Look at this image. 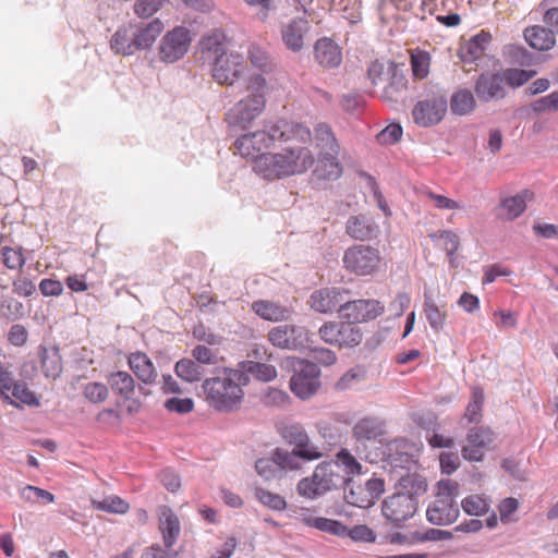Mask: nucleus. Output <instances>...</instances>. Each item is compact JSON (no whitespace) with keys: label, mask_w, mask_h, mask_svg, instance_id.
I'll use <instances>...</instances> for the list:
<instances>
[{"label":"nucleus","mask_w":558,"mask_h":558,"mask_svg":"<svg viewBox=\"0 0 558 558\" xmlns=\"http://www.w3.org/2000/svg\"><path fill=\"white\" fill-rule=\"evenodd\" d=\"M310 140L311 132L303 124L278 120L265 123L262 130L243 134L234 142V148L242 157L255 160L262 150L269 149L277 143H307Z\"/></svg>","instance_id":"obj_1"},{"label":"nucleus","mask_w":558,"mask_h":558,"mask_svg":"<svg viewBox=\"0 0 558 558\" xmlns=\"http://www.w3.org/2000/svg\"><path fill=\"white\" fill-rule=\"evenodd\" d=\"M275 154H260L255 158L254 172L266 180H277L307 171L313 163L312 151L305 143L288 142Z\"/></svg>","instance_id":"obj_2"},{"label":"nucleus","mask_w":558,"mask_h":558,"mask_svg":"<svg viewBox=\"0 0 558 558\" xmlns=\"http://www.w3.org/2000/svg\"><path fill=\"white\" fill-rule=\"evenodd\" d=\"M250 377L238 368L223 367L216 377L206 378L202 388L206 401L220 412L235 410L244 397L243 386L248 385Z\"/></svg>","instance_id":"obj_3"},{"label":"nucleus","mask_w":558,"mask_h":558,"mask_svg":"<svg viewBox=\"0 0 558 558\" xmlns=\"http://www.w3.org/2000/svg\"><path fill=\"white\" fill-rule=\"evenodd\" d=\"M267 83L263 75H251L246 85L247 96L236 102L227 113L229 126L246 129L265 108Z\"/></svg>","instance_id":"obj_4"},{"label":"nucleus","mask_w":558,"mask_h":558,"mask_svg":"<svg viewBox=\"0 0 558 558\" xmlns=\"http://www.w3.org/2000/svg\"><path fill=\"white\" fill-rule=\"evenodd\" d=\"M379 251L369 245H353L345 250L342 262L344 268L356 276H368L378 270Z\"/></svg>","instance_id":"obj_5"},{"label":"nucleus","mask_w":558,"mask_h":558,"mask_svg":"<svg viewBox=\"0 0 558 558\" xmlns=\"http://www.w3.org/2000/svg\"><path fill=\"white\" fill-rule=\"evenodd\" d=\"M345 481L344 499L349 505L359 508H369L385 492V482L380 477L373 476L364 485L356 484L352 477H347Z\"/></svg>","instance_id":"obj_6"},{"label":"nucleus","mask_w":558,"mask_h":558,"mask_svg":"<svg viewBox=\"0 0 558 558\" xmlns=\"http://www.w3.org/2000/svg\"><path fill=\"white\" fill-rule=\"evenodd\" d=\"M269 342L282 350H303L310 348L308 330L299 325L282 324L272 327L267 335Z\"/></svg>","instance_id":"obj_7"},{"label":"nucleus","mask_w":558,"mask_h":558,"mask_svg":"<svg viewBox=\"0 0 558 558\" xmlns=\"http://www.w3.org/2000/svg\"><path fill=\"white\" fill-rule=\"evenodd\" d=\"M418 507V499L408 494L395 493L384 499L381 513L385 519L396 527L403 526L404 522L413 518Z\"/></svg>","instance_id":"obj_8"},{"label":"nucleus","mask_w":558,"mask_h":558,"mask_svg":"<svg viewBox=\"0 0 558 558\" xmlns=\"http://www.w3.org/2000/svg\"><path fill=\"white\" fill-rule=\"evenodd\" d=\"M319 375L320 371L317 364L298 360L294 365V374L290 379L291 391L303 400L311 398L319 387Z\"/></svg>","instance_id":"obj_9"},{"label":"nucleus","mask_w":558,"mask_h":558,"mask_svg":"<svg viewBox=\"0 0 558 558\" xmlns=\"http://www.w3.org/2000/svg\"><path fill=\"white\" fill-rule=\"evenodd\" d=\"M447 109V98L444 95L433 94L414 105L412 118L417 125L429 128L442 121Z\"/></svg>","instance_id":"obj_10"},{"label":"nucleus","mask_w":558,"mask_h":558,"mask_svg":"<svg viewBox=\"0 0 558 558\" xmlns=\"http://www.w3.org/2000/svg\"><path fill=\"white\" fill-rule=\"evenodd\" d=\"M318 335L324 342L340 348H354L361 343L363 338L360 327L348 324L345 320L324 324L319 328Z\"/></svg>","instance_id":"obj_11"},{"label":"nucleus","mask_w":558,"mask_h":558,"mask_svg":"<svg viewBox=\"0 0 558 558\" xmlns=\"http://www.w3.org/2000/svg\"><path fill=\"white\" fill-rule=\"evenodd\" d=\"M384 310L385 306L378 300L350 301L345 298L340 305L339 315L348 324L356 326L359 323L375 319L384 313Z\"/></svg>","instance_id":"obj_12"},{"label":"nucleus","mask_w":558,"mask_h":558,"mask_svg":"<svg viewBox=\"0 0 558 558\" xmlns=\"http://www.w3.org/2000/svg\"><path fill=\"white\" fill-rule=\"evenodd\" d=\"M245 69L244 58L236 52L222 53V56L214 58L211 62L213 77L221 85L234 84Z\"/></svg>","instance_id":"obj_13"},{"label":"nucleus","mask_w":558,"mask_h":558,"mask_svg":"<svg viewBox=\"0 0 558 558\" xmlns=\"http://www.w3.org/2000/svg\"><path fill=\"white\" fill-rule=\"evenodd\" d=\"M191 40V34L187 28L183 26L174 27L163 36L160 43V60L172 63L181 59L187 52Z\"/></svg>","instance_id":"obj_14"},{"label":"nucleus","mask_w":558,"mask_h":558,"mask_svg":"<svg viewBox=\"0 0 558 558\" xmlns=\"http://www.w3.org/2000/svg\"><path fill=\"white\" fill-rule=\"evenodd\" d=\"M474 92L483 102L504 99L507 95V89L500 71L481 73L475 81Z\"/></svg>","instance_id":"obj_15"},{"label":"nucleus","mask_w":558,"mask_h":558,"mask_svg":"<svg viewBox=\"0 0 558 558\" xmlns=\"http://www.w3.org/2000/svg\"><path fill=\"white\" fill-rule=\"evenodd\" d=\"M412 446L407 439L398 438L389 441L386 446L385 461L396 472L398 469L401 471H411L412 466H415L416 461L412 454Z\"/></svg>","instance_id":"obj_16"},{"label":"nucleus","mask_w":558,"mask_h":558,"mask_svg":"<svg viewBox=\"0 0 558 558\" xmlns=\"http://www.w3.org/2000/svg\"><path fill=\"white\" fill-rule=\"evenodd\" d=\"M310 29L311 25L307 19L294 17L287 23H281V40L290 51L300 52L304 47V38Z\"/></svg>","instance_id":"obj_17"},{"label":"nucleus","mask_w":558,"mask_h":558,"mask_svg":"<svg viewBox=\"0 0 558 558\" xmlns=\"http://www.w3.org/2000/svg\"><path fill=\"white\" fill-rule=\"evenodd\" d=\"M458 504L452 498L436 497L426 510V519L434 525H449L459 517Z\"/></svg>","instance_id":"obj_18"},{"label":"nucleus","mask_w":558,"mask_h":558,"mask_svg":"<svg viewBox=\"0 0 558 558\" xmlns=\"http://www.w3.org/2000/svg\"><path fill=\"white\" fill-rule=\"evenodd\" d=\"M108 384L111 390L123 398L128 413L133 414L140 411V402L137 400H130L134 393L135 383L133 377L128 372H116L108 377Z\"/></svg>","instance_id":"obj_19"},{"label":"nucleus","mask_w":558,"mask_h":558,"mask_svg":"<svg viewBox=\"0 0 558 558\" xmlns=\"http://www.w3.org/2000/svg\"><path fill=\"white\" fill-rule=\"evenodd\" d=\"M348 291L339 288H326L314 291L311 295V307L319 313H331L343 304Z\"/></svg>","instance_id":"obj_20"},{"label":"nucleus","mask_w":558,"mask_h":558,"mask_svg":"<svg viewBox=\"0 0 558 558\" xmlns=\"http://www.w3.org/2000/svg\"><path fill=\"white\" fill-rule=\"evenodd\" d=\"M110 46L116 53L133 54L140 49V25L130 23L120 27L112 36Z\"/></svg>","instance_id":"obj_21"},{"label":"nucleus","mask_w":558,"mask_h":558,"mask_svg":"<svg viewBox=\"0 0 558 558\" xmlns=\"http://www.w3.org/2000/svg\"><path fill=\"white\" fill-rule=\"evenodd\" d=\"M158 529L162 535L163 545L167 550H172L181 533L180 520L168 506L158 508Z\"/></svg>","instance_id":"obj_22"},{"label":"nucleus","mask_w":558,"mask_h":558,"mask_svg":"<svg viewBox=\"0 0 558 558\" xmlns=\"http://www.w3.org/2000/svg\"><path fill=\"white\" fill-rule=\"evenodd\" d=\"M314 58L324 69H336L342 62L341 48L330 38H319L314 45Z\"/></svg>","instance_id":"obj_23"},{"label":"nucleus","mask_w":558,"mask_h":558,"mask_svg":"<svg viewBox=\"0 0 558 558\" xmlns=\"http://www.w3.org/2000/svg\"><path fill=\"white\" fill-rule=\"evenodd\" d=\"M345 232L354 240L367 241L377 236L379 227L372 217L361 214L348 219Z\"/></svg>","instance_id":"obj_24"},{"label":"nucleus","mask_w":558,"mask_h":558,"mask_svg":"<svg viewBox=\"0 0 558 558\" xmlns=\"http://www.w3.org/2000/svg\"><path fill=\"white\" fill-rule=\"evenodd\" d=\"M533 193L524 190L513 196L501 199L497 208V217L505 221H512L526 209V203L532 199Z\"/></svg>","instance_id":"obj_25"},{"label":"nucleus","mask_w":558,"mask_h":558,"mask_svg":"<svg viewBox=\"0 0 558 558\" xmlns=\"http://www.w3.org/2000/svg\"><path fill=\"white\" fill-rule=\"evenodd\" d=\"M389 76L388 84L384 87L381 99L391 104L401 101L405 96L408 80L403 72L391 62L387 70Z\"/></svg>","instance_id":"obj_26"},{"label":"nucleus","mask_w":558,"mask_h":558,"mask_svg":"<svg viewBox=\"0 0 558 558\" xmlns=\"http://www.w3.org/2000/svg\"><path fill=\"white\" fill-rule=\"evenodd\" d=\"M345 476L339 472V465H335L331 462H323L318 464L314 470V480L320 487L323 494L330 489L343 487L347 483Z\"/></svg>","instance_id":"obj_27"},{"label":"nucleus","mask_w":558,"mask_h":558,"mask_svg":"<svg viewBox=\"0 0 558 558\" xmlns=\"http://www.w3.org/2000/svg\"><path fill=\"white\" fill-rule=\"evenodd\" d=\"M385 423L376 416H366L359 420L352 428L353 437L357 441L375 440L384 434Z\"/></svg>","instance_id":"obj_28"},{"label":"nucleus","mask_w":558,"mask_h":558,"mask_svg":"<svg viewBox=\"0 0 558 558\" xmlns=\"http://www.w3.org/2000/svg\"><path fill=\"white\" fill-rule=\"evenodd\" d=\"M526 43L538 51H547L556 44L554 31L541 25H533L524 31Z\"/></svg>","instance_id":"obj_29"},{"label":"nucleus","mask_w":558,"mask_h":558,"mask_svg":"<svg viewBox=\"0 0 558 558\" xmlns=\"http://www.w3.org/2000/svg\"><path fill=\"white\" fill-rule=\"evenodd\" d=\"M252 311L265 320L270 322H281L288 319L292 311L286 306H282L278 303L258 300L252 303Z\"/></svg>","instance_id":"obj_30"},{"label":"nucleus","mask_w":558,"mask_h":558,"mask_svg":"<svg viewBox=\"0 0 558 558\" xmlns=\"http://www.w3.org/2000/svg\"><path fill=\"white\" fill-rule=\"evenodd\" d=\"M397 486L399 488V494H408L412 498L416 499L427 490L425 477L416 472L412 473L411 471L400 473V476L397 480Z\"/></svg>","instance_id":"obj_31"},{"label":"nucleus","mask_w":558,"mask_h":558,"mask_svg":"<svg viewBox=\"0 0 558 558\" xmlns=\"http://www.w3.org/2000/svg\"><path fill=\"white\" fill-rule=\"evenodd\" d=\"M199 49L206 59L214 61V58L228 53L226 49V35L220 29H214L205 35L199 41Z\"/></svg>","instance_id":"obj_32"},{"label":"nucleus","mask_w":558,"mask_h":558,"mask_svg":"<svg viewBox=\"0 0 558 558\" xmlns=\"http://www.w3.org/2000/svg\"><path fill=\"white\" fill-rule=\"evenodd\" d=\"M315 142L320 156L333 157L335 155H339V145L328 124H317L315 128Z\"/></svg>","instance_id":"obj_33"},{"label":"nucleus","mask_w":558,"mask_h":558,"mask_svg":"<svg viewBox=\"0 0 558 558\" xmlns=\"http://www.w3.org/2000/svg\"><path fill=\"white\" fill-rule=\"evenodd\" d=\"M238 369L245 372L250 377L252 375L260 381H271L277 377V369L274 365L267 363H259L255 361H242L238 364Z\"/></svg>","instance_id":"obj_34"},{"label":"nucleus","mask_w":558,"mask_h":558,"mask_svg":"<svg viewBox=\"0 0 558 558\" xmlns=\"http://www.w3.org/2000/svg\"><path fill=\"white\" fill-rule=\"evenodd\" d=\"M423 311L430 328L435 332H439L445 326L446 311L438 306L432 296L426 293L424 294Z\"/></svg>","instance_id":"obj_35"},{"label":"nucleus","mask_w":558,"mask_h":558,"mask_svg":"<svg viewBox=\"0 0 558 558\" xmlns=\"http://www.w3.org/2000/svg\"><path fill=\"white\" fill-rule=\"evenodd\" d=\"M303 522L307 526L315 527L322 532L336 535L339 537H345L347 525H344L340 521L323 517H306L303 519Z\"/></svg>","instance_id":"obj_36"},{"label":"nucleus","mask_w":558,"mask_h":558,"mask_svg":"<svg viewBox=\"0 0 558 558\" xmlns=\"http://www.w3.org/2000/svg\"><path fill=\"white\" fill-rule=\"evenodd\" d=\"M475 98L471 90L462 88L452 94L450 109L453 114L466 116L475 108Z\"/></svg>","instance_id":"obj_37"},{"label":"nucleus","mask_w":558,"mask_h":558,"mask_svg":"<svg viewBox=\"0 0 558 558\" xmlns=\"http://www.w3.org/2000/svg\"><path fill=\"white\" fill-rule=\"evenodd\" d=\"M316 174L319 179L324 180H337L342 173V167L338 160V155L333 157L320 156L318 154V163L315 169Z\"/></svg>","instance_id":"obj_38"},{"label":"nucleus","mask_w":558,"mask_h":558,"mask_svg":"<svg viewBox=\"0 0 558 558\" xmlns=\"http://www.w3.org/2000/svg\"><path fill=\"white\" fill-rule=\"evenodd\" d=\"M174 372L184 381L195 383L201 380L204 368L191 359H182L175 363Z\"/></svg>","instance_id":"obj_39"},{"label":"nucleus","mask_w":558,"mask_h":558,"mask_svg":"<svg viewBox=\"0 0 558 558\" xmlns=\"http://www.w3.org/2000/svg\"><path fill=\"white\" fill-rule=\"evenodd\" d=\"M254 497L265 507L274 511H284L287 509V501L284 497L279 494L271 493L262 487H255Z\"/></svg>","instance_id":"obj_40"},{"label":"nucleus","mask_w":558,"mask_h":558,"mask_svg":"<svg viewBox=\"0 0 558 558\" xmlns=\"http://www.w3.org/2000/svg\"><path fill=\"white\" fill-rule=\"evenodd\" d=\"M41 368L46 377L57 378L60 376L62 372V362L57 349L44 351L41 355Z\"/></svg>","instance_id":"obj_41"},{"label":"nucleus","mask_w":558,"mask_h":558,"mask_svg":"<svg viewBox=\"0 0 558 558\" xmlns=\"http://www.w3.org/2000/svg\"><path fill=\"white\" fill-rule=\"evenodd\" d=\"M332 464L339 465V470L343 468L345 477H350L351 475H360L362 473V464L348 449H341L336 454V462Z\"/></svg>","instance_id":"obj_42"},{"label":"nucleus","mask_w":558,"mask_h":558,"mask_svg":"<svg viewBox=\"0 0 558 558\" xmlns=\"http://www.w3.org/2000/svg\"><path fill=\"white\" fill-rule=\"evenodd\" d=\"M165 29V24L159 17L145 22L142 20V49L148 48Z\"/></svg>","instance_id":"obj_43"},{"label":"nucleus","mask_w":558,"mask_h":558,"mask_svg":"<svg viewBox=\"0 0 558 558\" xmlns=\"http://www.w3.org/2000/svg\"><path fill=\"white\" fill-rule=\"evenodd\" d=\"M461 507L469 515L480 517L488 512L490 505L483 496L470 495L462 500Z\"/></svg>","instance_id":"obj_44"},{"label":"nucleus","mask_w":558,"mask_h":558,"mask_svg":"<svg viewBox=\"0 0 558 558\" xmlns=\"http://www.w3.org/2000/svg\"><path fill=\"white\" fill-rule=\"evenodd\" d=\"M280 435L290 445H302L308 438V435L299 423H288L280 427Z\"/></svg>","instance_id":"obj_45"},{"label":"nucleus","mask_w":558,"mask_h":558,"mask_svg":"<svg viewBox=\"0 0 558 558\" xmlns=\"http://www.w3.org/2000/svg\"><path fill=\"white\" fill-rule=\"evenodd\" d=\"M484 403V393L480 387L472 389V398L469 402L464 416L470 423H477L482 417V408Z\"/></svg>","instance_id":"obj_46"},{"label":"nucleus","mask_w":558,"mask_h":558,"mask_svg":"<svg viewBox=\"0 0 558 558\" xmlns=\"http://www.w3.org/2000/svg\"><path fill=\"white\" fill-rule=\"evenodd\" d=\"M555 0H543L538 5V11L543 14L545 27L558 34V7L554 5Z\"/></svg>","instance_id":"obj_47"},{"label":"nucleus","mask_w":558,"mask_h":558,"mask_svg":"<svg viewBox=\"0 0 558 558\" xmlns=\"http://www.w3.org/2000/svg\"><path fill=\"white\" fill-rule=\"evenodd\" d=\"M500 73L504 78L505 86L508 85L513 88L524 85L535 74L534 71L520 69H507Z\"/></svg>","instance_id":"obj_48"},{"label":"nucleus","mask_w":558,"mask_h":558,"mask_svg":"<svg viewBox=\"0 0 558 558\" xmlns=\"http://www.w3.org/2000/svg\"><path fill=\"white\" fill-rule=\"evenodd\" d=\"M430 56L425 51H418L411 56V68L413 76L417 80L427 77L429 73Z\"/></svg>","instance_id":"obj_49"},{"label":"nucleus","mask_w":558,"mask_h":558,"mask_svg":"<svg viewBox=\"0 0 558 558\" xmlns=\"http://www.w3.org/2000/svg\"><path fill=\"white\" fill-rule=\"evenodd\" d=\"M480 39H490V35L488 33L482 32L473 36L462 49V57L464 59L476 60L484 53V46L480 44Z\"/></svg>","instance_id":"obj_50"},{"label":"nucleus","mask_w":558,"mask_h":558,"mask_svg":"<svg viewBox=\"0 0 558 558\" xmlns=\"http://www.w3.org/2000/svg\"><path fill=\"white\" fill-rule=\"evenodd\" d=\"M452 538V533L445 530L428 529L426 532H413L411 533L410 543H424V542H437L448 541Z\"/></svg>","instance_id":"obj_51"},{"label":"nucleus","mask_w":558,"mask_h":558,"mask_svg":"<svg viewBox=\"0 0 558 558\" xmlns=\"http://www.w3.org/2000/svg\"><path fill=\"white\" fill-rule=\"evenodd\" d=\"M95 508L110 513H125L129 509L126 501L118 496H110L99 501H93Z\"/></svg>","instance_id":"obj_52"},{"label":"nucleus","mask_w":558,"mask_h":558,"mask_svg":"<svg viewBox=\"0 0 558 558\" xmlns=\"http://www.w3.org/2000/svg\"><path fill=\"white\" fill-rule=\"evenodd\" d=\"M12 396L28 407H39L40 402L36 395L28 389L26 384L16 381V384L10 390Z\"/></svg>","instance_id":"obj_53"},{"label":"nucleus","mask_w":558,"mask_h":558,"mask_svg":"<svg viewBox=\"0 0 558 558\" xmlns=\"http://www.w3.org/2000/svg\"><path fill=\"white\" fill-rule=\"evenodd\" d=\"M292 450L303 461L318 460L323 456L320 449L311 441L310 437L302 445H295Z\"/></svg>","instance_id":"obj_54"},{"label":"nucleus","mask_w":558,"mask_h":558,"mask_svg":"<svg viewBox=\"0 0 558 558\" xmlns=\"http://www.w3.org/2000/svg\"><path fill=\"white\" fill-rule=\"evenodd\" d=\"M345 537L353 542L374 543L376 541L375 532L365 524H357L353 527L347 526Z\"/></svg>","instance_id":"obj_55"},{"label":"nucleus","mask_w":558,"mask_h":558,"mask_svg":"<svg viewBox=\"0 0 558 558\" xmlns=\"http://www.w3.org/2000/svg\"><path fill=\"white\" fill-rule=\"evenodd\" d=\"M83 393L90 402L101 403L108 398L109 391L106 385L93 381L85 385Z\"/></svg>","instance_id":"obj_56"},{"label":"nucleus","mask_w":558,"mask_h":558,"mask_svg":"<svg viewBox=\"0 0 558 558\" xmlns=\"http://www.w3.org/2000/svg\"><path fill=\"white\" fill-rule=\"evenodd\" d=\"M296 490L299 495L308 499H315L324 495L317 482L314 480V474L311 477L302 478L298 483Z\"/></svg>","instance_id":"obj_57"},{"label":"nucleus","mask_w":558,"mask_h":558,"mask_svg":"<svg viewBox=\"0 0 558 558\" xmlns=\"http://www.w3.org/2000/svg\"><path fill=\"white\" fill-rule=\"evenodd\" d=\"M492 440L490 430L485 428H471L466 435L468 444L484 450L492 442Z\"/></svg>","instance_id":"obj_58"},{"label":"nucleus","mask_w":558,"mask_h":558,"mask_svg":"<svg viewBox=\"0 0 558 558\" xmlns=\"http://www.w3.org/2000/svg\"><path fill=\"white\" fill-rule=\"evenodd\" d=\"M402 136V128L400 124L391 123L377 134V142L381 145H392Z\"/></svg>","instance_id":"obj_59"},{"label":"nucleus","mask_w":558,"mask_h":558,"mask_svg":"<svg viewBox=\"0 0 558 558\" xmlns=\"http://www.w3.org/2000/svg\"><path fill=\"white\" fill-rule=\"evenodd\" d=\"M165 408L169 412L178 414H187L194 409V401L191 398H170L165 402Z\"/></svg>","instance_id":"obj_60"},{"label":"nucleus","mask_w":558,"mask_h":558,"mask_svg":"<svg viewBox=\"0 0 558 558\" xmlns=\"http://www.w3.org/2000/svg\"><path fill=\"white\" fill-rule=\"evenodd\" d=\"M364 104V97L360 93L343 94L340 98L341 108L348 113H355Z\"/></svg>","instance_id":"obj_61"},{"label":"nucleus","mask_w":558,"mask_h":558,"mask_svg":"<svg viewBox=\"0 0 558 558\" xmlns=\"http://www.w3.org/2000/svg\"><path fill=\"white\" fill-rule=\"evenodd\" d=\"M2 259L3 264L10 269L21 268L25 263L21 250H15L9 246H4L2 248Z\"/></svg>","instance_id":"obj_62"},{"label":"nucleus","mask_w":558,"mask_h":558,"mask_svg":"<svg viewBox=\"0 0 558 558\" xmlns=\"http://www.w3.org/2000/svg\"><path fill=\"white\" fill-rule=\"evenodd\" d=\"M278 468L276 456L274 459L260 458L255 462L256 472L266 480L274 477Z\"/></svg>","instance_id":"obj_63"},{"label":"nucleus","mask_w":558,"mask_h":558,"mask_svg":"<svg viewBox=\"0 0 558 558\" xmlns=\"http://www.w3.org/2000/svg\"><path fill=\"white\" fill-rule=\"evenodd\" d=\"M277 462L281 469L298 470L301 468L300 458L295 452L287 450H276Z\"/></svg>","instance_id":"obj_64"}]
</instances>
